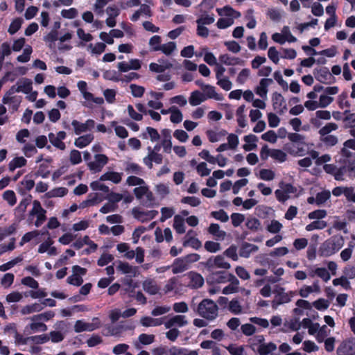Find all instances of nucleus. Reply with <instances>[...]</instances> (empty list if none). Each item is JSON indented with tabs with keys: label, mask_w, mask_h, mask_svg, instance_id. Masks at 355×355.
<instances>
[{
	"label": "nucleus",
	"mask_w": 355,
	"mask_h": 355,
	"mask_svg": "<svg viewBox=\"0 0 355 355\" xmlns=\"http://www.w3.org/2000/svg\"><path fill=\"white\" fill-rule=\"evenodd\" d=\"M173 228L178 234H184L186 231L184 219L182 216L176 215L173 219Z\"/></svg>",
	"instance_id": "46"
},
{
	"label": "nucleus",
	"mask_w": 355,
	"mask_h": 355,
	"mask_svg": "<svg viewBox=\"0 0 355 355\" xmlns=\"http://www.w3.org/2000/svg\"><path fill=\"white\" fill-rule=\"evenodd\" d=\"M162 133L165 137L162 141V146L164 148V151L166 153H170L172 148L170 131L165 129L163 130Z\"/></svg>",
	"instance_id": "51"
},
{
	"label": "nucleus",
	"mask_w": 355,
	"mask_h": 355,
	"mask_svg": "<svg viewBox=\"0 0 355 355\" xmlns=\"http://www.w3.org/2000/svg\"><path fill=\"white\" fill-rule=\"evenodd\" d=\"M271 37L275 42L279 44H284L286 42L293 43L297 41V38L293 35L288 26H283L280 33L272 34Z\"/></svg>",
	"instance_id": "7"
},
{
	"label": "nucleus",
	"mask_w": 355,
	"mask_h": 355,
	"mask_svg": "<svg viewBox=\"0 0 355 355\" xmlns=\"http://www.w3.org/2000/svg\"><path fill=\"white\" fill-rule=\"evenodd\" d=\"M330 333L331 330L326 325L320 326L319 323H317L314 332L311 333L310 335L313 336L318 343H322L327 338Z\"/></svg>",
	"instance_id": "23"
},
{
	"label": "nucleus",
	"mask_w": 355,
	"mask_h": 355,
	"mask_svg": "<svg viewBox=\"0 0 355 355\" xmlns=\"http://www.w3.org/2000/svg\"><path fill=\"white\" fill-rule=\"evenodd\" d=\"M164 324L166 329H171L172 327H184L188 324V321L185 315H175L167 320Z\"/></svg>",
	"instance_id": "18"
},
{
	"label": "nucleus",
	"mask_w": 355,
	"mask_h": 355,
	"mask_svg": "<svg viewBox=\"0 0 355 355\" xmlns=\"http://www.w3.org/2000/svg\"><path fill=\"white\" fill-rule=\"evenodd\" d=\"M44 309L42 304L38 302H35L31 304L23 306L20 312L22 315H29L33 313L41 311Z\"/></svg>",
	"instance_id": "42"
},
{
	"label": "nucleus",
	"mask_w": 355,
	"mask_h": 355,
	"mask_svg": "<svg viewBox=\"0 0 355 355\" xmlns=\"http://www.w3.org/2000/svg\"><path fill=\"white\" fill-rule=\"evenodd\" d=\"M142 288L146 293L151 295L157 294L160 290L157 282L150 278H147L143 281Z\"/></svg>",
	"instance_id": "27"
},
{
	"label": "nucleus",
	"mask_w": 355,
	"mask_h": 355,
	"mask_svg": "<svg viewBox=\"0 0 355 355\" xmlns=\"http://www.w3.org/2000/svg\"><path fill=\"white\" fill-rule=\"evenodd\" d=\"M200 256L197 254H191L184 257L175 259L171 265L173 273H181L187 269L191 263L198 261Z\"/></svg>",
	"instance_id": "6"
},
{
	"label": "nucleus",
	"mask_w": 355,
	"mask_h": 355,
	"mask_svg": "<svg viewBox=\"0 0 355 355\" xmlns=\"http://www.w3.org/2000/svg\"><path fill=\"white\" fill-rule=\"evenodd\" d=\"M85 245L90 246V249H85L83 251V252L86 254L94 252L98 248L97 244L90 240L88 236H85L83 239H78L73 243V246L76 249H80Z\"/></svg>",
	"instance_id": "13"
},
{
	"label": "nucleus",
	"mask_w": 355,
	"mask_h": 355,
	"mask_svg": "<svg viewBox=\"0 0 355 355\" xmlns=\"http://www.w3.org/2000/svg\"><path fill=\"white\" fill-rule=\"evenodd\" d=\"M140 323L145 327H151L160 326L164 322H163L162 318H153L148 316H144L140 319Z\"/></svg>",
	"instance_id": "41"
},
{
	"label": "nucleus",
	"mask_w": 355,
	"mask_h": 355,
	"mask_svg": "<svg viewBox=\"0 0 355 355\" xmlns=\"http://www.w3.org/2000/svg\"><path fill=\"white\" fill-rule=\"evenodd\" d=\"M116 269L123 274L129 275L131 277H135L137 274V268L132 266L128 262L119 261L117 263Z\"/></svg>",
	"instance_id": "32"
},
{
	"label": "nucleus",
	"mask_w": 355,
	"mask_h": 355,
	"mask_svg": "<svg viewBox=\"0 0 355 355\" xmlns=\"http://www.w3.org/2000/svg\"><path fill=\"white\" fill-rule=\"evenodd\" d=\"M203 94L205 96L206 99L212 98L218 101H222L224 99V96L222 94L218 93L216 91V88L210 85H207L205 87V89L202 90Z\"/></svg>",
	"instance_id": "33"
},
{
	"label": "nucleus",
	"mask_w": 355,
	"mask_h": 355,
	"mask_svg": "<svg viewBox=\"0 0 355 355\" xmlns=\"http://www.w3.org/2000/svg\"><path fill=\"white\" fill-rule=\"evenodd\" d=\"M87 272V270L79 266H73L72 267V275L68 277L67 282L69 284L79 286L83 282V276Z\"/></svg>",
	"instance_id": "12"
},
{
	"label": "nucleus",
	"mask_w": 355,
	"mask_h": 355,
	"mask_svg": "<svg viewBox=\"0 0 355 355\" xmlns=\"http://www.w3.org/2000/svg\"><path fill=\"white\" fill-rule=\"evenodd\" d=\"M271 83V79H261L259 82V85L256 87V94L263 98H266L268 93V87Z\"/></svg>",
	"instance_id": "37"
},
{
	"label": "nucleus",
	"mask_w": 355,
	"mask_h": 355,
	"mask_svg": "<svg viewBox=\"0 0 355 355\" xmlns=\"http://www.w3.org/2000/svg\"><path fill=\"white\" fill-rule=\"evenodd\" d=\"M53 241L51 238H48L45 241L42 243L38 248V252L43 254L46 252L49 256H55L58 254L57 248L53 246Z\"/></svg>",
	"instance_id": "26"
},
{
	"label": "nucleus",
	"mask_w": 355,
	"mask_h": 355,
	"mask_svg": "<svg viewBox=\"0 0 355 355\" xmlns=\"http://www.w3.org/2000/svg\"><path fill=\"white\" fill-rule=\"evenodd\" d=\"M218 60L221 64L226 65H235L240 62L241 60L228 54L220 55Z\"/></svg>",
	"instance_id": "56"
},
{
	"label": "nucleus",
	"mask_w": 355,
	"mask_h": 355,
	"mask_svg": "<svg viewBox=\"0 0 355 355\" xmlns=\"http://www.w3.org/2000/svg\"><path fill=\"white\" fill-rule=\"evenodd\" d=\"M123 177V173L109 171L101 176V180L111 181L114 184L121 182Z\"/></svg>",
	"instance_id": "35"
},
{
	"label": "nucleus",
	"mask_w": 355,
	"mask_h": 355,
	"mask_svg": "<svg viewBox=\"0 0 355 355\" xmlns=\"http://www.w3.org/2000/svg\"><path fill=\"white\" fill-rule=\"evenodd\" d=\"M145 139L150 138L152 141H157L159 139L160 136L157 130L151 127L146 128V132L143 134Z\"/></svg>",
	"instance_id": "63"
},
{
	"label": "nucleus",
	"mask_w": 355,
	"mask_h": 355,
	"mask_svg": "<svg viewBox=\"0 0 355 355\" xmlns=\"http://www.w3.org/2000/svg\"><path fill=\"white\" fill-rule=\"evenodd\" d=\"M309 276L311 278L318 277L324 282H327L331 279V274L326 268L318 267L316 265L312 266L310 268Z\"/></svg>",
	"instance_id": "15"
},
{
	"label": "nucleus",
	"mask_w": 355,
	"mask_h": 355,
	"mask_svg": "<svg viewBox=\"0 0 355 355\" xmlns=\"http://www.w3.org/2000/svg\"><path fill=\"white\" fill-rule=\"evenodd\" d=\"M30 320L31 323L25 327V331L32 334L35 332H44L47 330V326L41 320H34L33 316L30 318Z\"/></svg>",
	"instance_id": "25"
},
{
	"label": "nucleus",
	"mask_w": 355,
	"mask_h": 355,
	"mask_svg": "<svg viewBox=\"0 0 355 355\" xmlns=\"http://www.w3.org/2000/svg\"><path fill=\"white\" fill-rule=\"evenodd\" d=\"M301 326V324L299 321V319L297 318H293L289 320H286L284 322V331L291 330V331H296L300 329Z\"/></svg>",
	"instance_id": "50"
},
{
	"label": "nucleus",
	"mask_w": 355,
	"mask_h": 355,
	"mask_svg": "<svg viewBox=\"0 0 355 355\" xmlns=\"http://www.w3.org/2000/svg\"><path fill=\"white\" fill-rule=\"evenodd\" d=\"M354 247L355 243L349 242L347 247L340 252V257L343 262H347L352 258Z\"/></svg>",
	"instance_id": "48"
},
{
	"label": "nucleus",
	"mask_w": 355,
	"mask_h": 355,
	"mask_svg": "<svg viewBox=\"0 0 355 355\" xmlns=\"http://www.w3.org/2000/svg\"><path fill=\"white\" fill-rule=\"evenodd\" d=\"M263 336H256L249 340L251 348L254 352H258L261 355H268L275 351L277 348L275 344L272 343H263Z\"/></svg>",
	"instance_id": "3"
},
{
	"label": "nucleus",
	"mask_w": 355,
	"mask_h": 355,
	"mask_svg": "<svg viewBox=\"0 0 355 355\" xmlns=\"http://www.w3.org/2000/svg\"><path fill=\"white\" fill-rule=\"evenodd\" d=\"M189 279V286L193 288L201 287L204 284V279L201 275L196 272H189L187 275Z\"/></svg>",
	"instance_id": "31"
},
{
	"label": "nucleus",
	"mask_w": 355,
	"mask_h": 355,
	"mask_svg": "<svg viewBox=\"0 0 355 355\" xmlns=\"http://www.w3.org/2000/svg\"><path fill=\"white\" fill-rule=\"evenodd\" d=\"M207 266L209 268H219L228 269L230 268V263H228L223 256L218 255L212 258H210L207 261Z\"/></svg>",
	"instance_id": "29"
},
{
	"label": "nucleus",
	"mask_w": 355,
	"mask_h": 355,
	"mask_svg": "<svg viewBox=\"0 0 355 355\" xmlns=\"http://www.w3.org/2000/svg\"><path fill=\"white\" fill-rule=\"evenodd\" d=\"M104 180H101V178L98 180L94 181L90 183V187L94 191H101L105 193H108L110 189L105 184L102 183Z\"/></svg>",
	"instance_id": "61"
},
{
	"label": "nucleus",
	"mask_w": 355,
	"mask_h": 355,
	"mask_svg": "<svg viewBox=\"0 0 355 355\" xmlns=\"http://www.w3.org/2000/svg\"><path fill=\"white\" fill-rule=\"evenodd\" d=\"M209 232L216 236L218 239H223L226 233L220 229L218 224L212 223L209 227Z\"/></svg>",
	"instance_id": "58"
},
{
	"label": "nucleus",
	"mask_w": 355,
	"mask_h": 355,
	"mask_svg": "<svg viewBox=\"0 0 355 355\" xmlns=\"http://www.w3.org/2000/svg\"><path fill=\"white\" fill-rule=\"evenodd\" d=\"M284 150L286 153L295 157L303 156L306 153L305 146L293 143L286 144L284 146Z\"/></svg>",
	"instance_id": "22"
},
{
	"label": "nucleus",
	"mask_w": 355,
	"mask_h": 355,
	"mask_svg": "<svg viewBox=\"0 0 355 355\" xmlns=\"http://www.w3.org/2000/svg\"><path fill=\"white\" fill-rule=\"evenodd\" d=\"M71 125L76 135H80L91 130L95 126V121L93 119H87L85 123H80L77 120H73Z\"/></svg>",
	"instance_id": "16"
},
{
	"label": "nucleus",
	"mask_w": 355,
	"mask_h": 355,
	"mask_svg": "<svg viewBox=\"0 0 355 355\" xmlns=\"http://www.w3.org/2000/svg\"><path fill=\"white\" fill-rule=\"evenodd\" d=\"M100 325V320L98 318H94L92 322H87L83 320H78L75 322L74 331L76 333L92 331L98 329Z\"/></svg>",
	"instance_id": "10"
},
{
	"label": "nucleus",
	"mask_w": 355,
	"mask_h": 355,
	"mask_svg": "<svg viewBox=\"0 0 355 355\" xmlns=\"http://www.w3.org/2000/svg\"><path fill=\"white\" fill-rule=\"evenodd\" d=\"M344 239L340 236H333L322 243L319 248L321 257H329L338 252L344 245Z\"/></svg>",
	"instance_id": "2"
},
{
	"label": "nucleus",
	"mask_w": 355,
	"mask_h": 355,
	"mask_svg": "<svg viewBox=\"0 0 355 355\" xmlns=\"http://www.w3.org/2000/svg\"><path fill=\"white\" fill-rule=\"evenodd\" d=\"M110 125L114 128L115 133L119 137L125 139L128 137V132L126 128L122 125H118L116 121H111Z\"/></svg>",
	"instance_id": "54"
},
{
	"label": "nucleus",
	"mask_w": 355,
	"mask_h": 355,
	"mask_svg": "<svg viewBox=\"0 0 355 355\" xmlns=\"http://www.w3.org/2000/svg\"><path fill=\"white\" fill-rule=\"evenodd\" d=\"M116 250L119 253L123 254V257L127 259L130 260L135 258V250H130L129 244L126 243H120L117 244Z\"/></svg>",
	"instance_id": "36"
},
{
	"label": "nucleus",
	"mask_w": 355,
	"mask_h": 355,
	"mask_svg": "<svg viewBox=\"0 0 355 355\" xmlns=\"http://www.w3.org/2000/svg\"><path fill=\"white\" fill-rule=\"evenodd\" d=\"M275 291L277 292V294L272 302V306L275 309L282 304L289 302L295 295V291L285 292L284 288H278Z\"/></svg>",
	"instance_id": "9"
},
{
	"label": "nucleus",
	"mask_w": 355,
	"mask_h": 355,
	"mask_svg": "<svg viewBox=\"0 0 355 355\" xmlns=\"http://www.w3.org/2000/svg\"><path fill=\"white\" fill-rule=\"evenodd\" d=\"M157 214L158 211L155 210L143 211L139 208H135L132 209V214L134 217L142 223L154 218Z\"/></svg>",
	"instance_id": "17"
},
{
	"label": "nucleus",
	"mask_w": 355,
	"mask_h": 355,
	"mask_svg": "<svg viewBox=\"0 0 355 355\" xmlns=\"http://www.w3.org/2000/svg\"><path fill=\"white\" fill-rule=\"evenodd\" d=\"M338 92L339 87L337 86L323 87L318 101H306L304 103V107L310 111L315 110L318 108H325L334 101L333 96L336 95Z\"/></svg>",
	"instance_id": "1"
},
{
	"label": "nucleus",
	"mask_w": 355,
	"mask_h": 355,
	"mask_svg": "<svg viewBox=\"0 0 355 355\" xmlns=\"http://www.w3.org/2000/svg\"><path fill=\"white\" fill-rule=\"evenodd\" d=\"M14 93L11 89L8 92L2 99L3 104H7L10 106L12 110H17L21 103V97L19 96H13Z\"/></svg>",
	"instance_id": "24"
},
{
	"label": "nucleus",
	"mask_w": 355,
	"mask_h": 355,
	"mask_svg": "<svg viewBox=\"0 0 355 355\" xmlns=\"http://www.w3.org/2000/svg\"><path fill=\"white\" fill-rule=\"evenodd\" d=\"M17 88L15 87L11 88L12 93L17 92L29 94L32 90V81L29 79L24 78L17 82Z\"/></svg>",
	"instance_id": "30"
},
{
	"label": "nucleus",
	"mask_w": 355,
	"mask_h": 355,
	"mask_svg": "<svg viewBox=\"0 0 355 355\" xmlns=\"http://www.w3.org/2000/svg\"><path fill=\"white\" fill-rule=\"evenodd\" d=\"M355 352V341H343L337 349L338 355H353Z\"/></svg>",
	"instance_id": "28"
},
{
	"label": "nucleus",
	"mask_w": 355,
	"mask_h": 355,
	"mask_svg": "<svg viewBox=\"0 0 355 355\" xmlns=\"http://www.w3.org/2000/svg\"><path fill=\"white\" fill-rule=\"evenodd\" d=\"M272 103L274 110L280 114L284 113L286 110V103L281 94L277 92L272 94Z\"/></svg>",
	"instance_id": "19"
},
{
	"label": "nucleus",
	"mask_w": 355,
	"mask_h": 355,
	"mask_svg": "<svg viewBox=\"0 0 355 355\" xmlns=\"http://www.w3.org/2000/svg\"><path fill=\"white\" fill-rule=\"evenodd\" d=\"M23 22L24 19L21 17L14 19L9 26L8 32L10 35H14L20 29Z\"/></svg>",
	"instance_id": "59"
},
{
	"label": "nucleus",
	"mask_w": 355,
	"mask_h": 355,
	"mask_svg": "<svg viewBox=\"0 0 355 355\" xmlns=\"http://www.w3.org/2000/svg\"><path fill=\"white\" fill-rule=\"evenodd\" d=\"M206 98L204 96V94L202 92L196 90L191 93V95L189 98V102L191 105L197 106L200 105L201 103L204 102Z\"/></svg>",
	"instance_id": "44"
},
{
	"label": "nucleus",
	"mask_w": 355,
	"mask_h": 355,
	"mask_svg": "<svg viewBox=\"0 0 355 355\" xmlns=\"http://www.w3.org/2000/svg\"><path fill=\"white\" fill-rule=\"evenodd\" d=\"M172 64L166 61L159 60L158 63L152 62L149 64V69L155 73H163L165 70L171 68Z\"/></svg>",
	"instance_id": "38"
},
{
	"label": "nucleus",
	"mask_w": 355,
	"mask_h": 355,
	"mask_svg": "<svg viewBox=\"0 0 355 355\" xmlns=\"http://www.w3.org/2000/svg\"><path fill=\"white\" fill-rule=\"evenodd\" d=\"M314 75L318 81L324 84H330L334 83L335 80L334 77L326 67L317 70Z\"/></svg>",
	"instance_id": "21"
},
{
	"label": "nucleus",
	"mask_w": 355,
	"mask_h": 355,
	"mask_svg": "<svg viewBox=\"0 0 355 355\" xmlns=\"http://www.w3.org/2000/svg\"><path fill=\"white\" fill-rule=\"evenodd\" d=\"M169 355H198V352L195 350H189L185 348L172 347L168 351Z\"/></svg>",
	"instance_id": "47"
},
{
	"label": "nucleus",
	"mask_w": 355,
	"mask_h": 355,
	"mask_svg": "<svg viewBox=\"0 0 355 355\" xmlns=\"http://www.w3.org/2000/svg\"><path fill=\"white\" fill-rule=\"evenodd\" d=\"M265 151L266 152V155L270 157L272 159L278 162L282 163L287 159V154L285 150L284 151L279 149H268L266 148H263L261 150L262 155Z\"/></svg>",
	"instance_id": "20"
},
{
	"label": "nucleus",
	"mask_w": 355,
	"mask_h": 355,
	"mask_svg": "<svg viewBox=\"0 0 355 355\" xmlns=\"http://www.w3.org/2000/svg\"><path fill=\"white\" fill-rule=\"evenodd\" d=\"M332 284L335 286H340L345 290H349L351 288L350 282L345 276H341L338 278H336V279H333Z\"/></svg>",
	"instance_id": "62"
},
{
	"label": "nucleus",
	"mask_w": 355,
	"mask_h": 355,
	"mask_svg": "<svg viewBox=\"0 0 355 355\" xmlns=\"http://www.w3.org/2000/svg\"><path fill=\"white\" fill-rule=\"evenodd\" d=\"M94 135L92 134H87L85 135L80 136L75 139L74 144L79 148H83L88 146L93 140Z\"/></svg>",
	"instance_id": "45"
},
{
	"label": "nucleus",
	"mask_w": 355,
	"mask_h": 355,
	"mask_svg": "<svg viewBox=\"0 0 355 355\" xmlns=\"http://www.w3.org/2000/svg\"><path fill=\"white\" fill-rule=\"evenodd\" d=\"M27 160L24 157H16L13 158L8 164V168L10 171H14L17 168L26 166Z\"/></svg>",
	"instance_id": "49"
},
{
	"label": "nucleus",
	"mask_w": 355,
	"mask_h": 355,
	"mask_svg": "<svg viewBox=\"0 0 355 355\" xmlns=\"http://www.w3.org/2000/svg\"><path fill=\"white\" fill-rule=\"evenodd\" d=\"M227 132L223 130H210L207 131V135L211 142H218L223 140Z\"/></svg>",
	"instance_id": "40"
},
{
	"label": "nucleus",
	"mask_w": 355,
	"mask_h": 355,
	"mask_svg": "<svg viewBox=\"0 0 355 355\" xmlns=\"http://www.w3.org/2000/svg\"><path fill=\"white\" fill-rule=\"evenodd\" d=\"M33 174H28L24 176L23 180L20 182L19 191L22 193H26L31 191L35 186V180L33 178Z\"/></svg>",
	"instance_id": "34"
},
{
	"label": "nucleus",
	"mask_w": 355,
	"mask_h": 355,
	"mask_svg": "<svg viewBox=\"0 0 355 355\" xmlns=\"http://www.w3.org/2000/svg\"><path fill=\"white\" fill-rule=\"evenodd\" d=\"M309 155L313 159H315V164H318V165H320L322 164L327 163V162H329L331 160L330 155H329L327 154H325V155H323L319 157L318 152H317V151H315L314 150H311L309 153Z\"/></svg>",
	"instance_id": "52"
},
{
	"label": "nucleus",
	"mask_w": 355,
	"mask_h": 355,
	"mask_svg": "<svg viewBox=\"0 0 355 355\" xmlns=\"http://www.w3.org/2000/svg\"><path fill=\"white\" fill-rule=\"evenodd\" d=\"M197 312L201 317L213 320L218 315V306L214 301L205 299L199 304Z\"/></svg>",
	"instance_id": "4"
},
{
	"label": "nucleus",
	"mask_w": 355,
	"mask_h": 355,
	"mask_svg": "<svg viewBox=\"0 0 355 355\" xmlns=\"http://www.w3.org/2000/svg\"><path fill=\"white\" fill-rule=\"evenodd\" d=\"M82 95L86 101V102L83 103L84 106L90 107L92 105V103L96 105H102L104 103V99L102 97H95L89 92H85Z\"/></svg>",
	"instance_id": "39"
},
{
	"label": "nucleus",
	"mask_w": 355,
	"mask_h": 355,
	"mask_svg": "<svg viewBox=\"0 0 355 355\" xmlns=\"http://www.w3.org/2000/svg\"><path fill=\"white\" fill-rule=\"evenodd\" d=\"M155 192L161 198L166 197L170 193L168 184L164 183L157 184L155 186Z\"/></svg>",
	"instance_id": "64"
},
{
	"label": "nucleus",
	"mask_w": 355,
	"mask_h": 355,
	"mask_svg": "<svg viewBox=\"0 0 355 355\" xmlns=\"http://www.w3.org/2000/svg\"><path fill=\"white\" fill-rule=\"evenodd\" d=\"M330 305V302L328 300L324 298H319L316 300H315L312 303V306L320 311H323L327 310Z\"/></svg>",
	"instance_id": "57"
},
{
	"label": "nucleus",
	"mask_w": 355,
	"mask_h": 355,
	"mask_svg": "<svg viewBox=\"0 0 355 355\" xmlns=\"http://www.w3.org/2000/svg\"><path fill=\"white\" fill-rule=\"evenodd\" d=\"M297 189L290 184H282L280 188L275 192L277 199L282 202H284L292 196H295Z\"/></svg>",
	"instance_id": "8"
},
{
	"label": "nucleus",
	"mask_w": 355,
	"mask_h": 355,
	"mask_svg": "<svg viewBox=\"0 0 355 355\" xmlns=\"http://www.w3.org/2000/svg\"><path fill=\"white\" fill-rule=\"evenodd\" d=\"M58 40V33L55 30H52L44 37V40L48 44L51 49L55 48V42Z\"/></svg>",
	"instance_id": "53"
},
{
	"label": "nucleus",
	"mask_w": 355,
	"mask_h": 355,
	"mask_svg": "<svg viewBox=\"0 0 355 355\" xmlns=\"http://www.w3.org/2000/svg\"><path fill=\"white\" fill-rule=\"evenodd\" d=\"M340 153L345 164H350L355 161V153H352L347 148L343 146Z\"/></svg>",
	"instance_id": "60"
},
{
	"label": "nucleus",
	"mask_w": 355,
	"mask_h": 355,
	"mask_svg": "<svg viewBox=\"0 0 355 355\" xmlns=\"http://www.w3.org/2000/svg\"><path fill=\"white\" fill-rule=\"evenodd\" d=\"M215 276L216 280L219 283L230 282L229 285L223 288V294L228 295L238 291L239 280L234 276L226 272H220Z\"/></svg>",
	"instance_id": "5"
},
{
	"label": "nucleus",
	"mask_w": 355,
	"mask_h": 355,
	"mask_svg": "<svg viewBox=\"0 0 355 355\" xmlns=\"http://www.w3.org/2000/svg\"><path fill=\"white\" fill-rule=\"evenodd\" d=\"M125 171L128 174L141 175L142 173V168L139 164L134 162L125 163Z\"/></svg>",
	"instance_id": "55"
},
{
	"label": "nucleus",
	"mask_w": 355,
	"mask_h": 355,
	"mask_svg": "<svg viewBox=\"0 0 355 355\" xmlns=\"http://www.w3.org/2000/svg\"><path fill=\"white\" fill-rule=\"evenodd\" d=\"M217 12L220 17H233V20L240 17V13L230 6H225L222 8H217Z\"/></svg>",
	"instance_id": "43"
},
{
	"label": "nucleus",
	"mask_w": 355,
	"mask_h": 355,
	"mask_svg": "<svg viewBox=\"0 0 355 355\" xmlns=\"http://www.w3.org/2000/svg\"><path fill=\"white\" fill-rule=\"evenodd\" d=\"M108 162V157L103 154H96L94 156V161L87 164L88 168L93 172H99Z\"/></svg>",
	"instance_id": "14"
},
{
	"label": "nucleus",
	"mask_w": 355,
	"mask_h": 355,
	"mask_svg": "<svg viewBox=\"0 0 355 355\" xmlns=\"http://www.w3.org/2000/svg\"><path fill=\"white\" fill-rule=\"evenodd\" d=\"M46 210L42 208L40 202L38 200H34L33 202V208L30 211V215L36 216L37 220L35 222V225L38 227L41 226L46 220Z\"/></svg>",
	"instance_id": "11"
}]
</instances>
